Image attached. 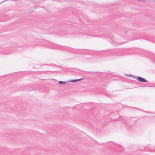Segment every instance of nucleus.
Wrapping results in <instances>:
<instances>
[{"label":"nucleus","instance_id":"4","mask_svg":"<svg viewBox=\"0 0 155 155\" xmlns=\"http://www.w3.org/2000/svg\"><path fill=\"white\" fill-rule=\"evenodd\" d=\"M137 1L140 2H144L145 0H137Z\"/></svg>","mask_w":155,"mask_h":155},{"label":"nucleus","instance_id":"3","mask_svg":"<svg viewBox=\"0 0 155 155\" xmlns=\"http://www.w3.org/2000/svg\"><path fill=\"white\" fill-rule=\"evenodd\" d=\"M58 83L59 84H64L66 83V82L63 81H60L58 82Z\"/></svg>","mask_w":155,"mask_h":155},{"label":"nucleus","instance_id":"1","mask_svg":"<svg viewBox=\"0 0 155 155\" xmlns=\"http://www.w3.org/2000/svg\"><path fill=\"white\" fill-rule=\"evenodd\" d=\"M137 80L141 82H148L147 80L142 77H138Z\"/></svg>","mask_w":155,"mask_h":155},{"label":"nucleus","instance_id":"2","mask_svg":"<svg viewBox=\"0 0 155 155\" xmlns=\"http://www.w3.org/2000/svg\"><path fill=\"white\" fill-rule=\"evenodd\" d=\"M83 79V78H80V79H76V80H71V81H70L69 82H76L77 81H81V80H82Z\"/></svg>","mask_w":155,"mask_h":155}]
</instances>
